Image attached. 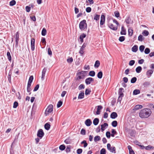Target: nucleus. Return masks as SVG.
<instances>
[{
	"mask_svg": "<svg viewBox=\"0 0 154 154\" xmlns=\"http://www.w3.org/2000/svg\"><path fill=\"white\" fill-rule=\"evenodd\" d=\"M151 113V111L150 109L145 108L140 111L139 113V116L141 118H147L150 115Z\"/></svg>",
	"mask_w": 154,
	"mask_h": 154,
	"instance_id": "1",
	"label": "nucleus"
},
{
	"mask_svg": "<svg viewBox=\"0 0 154 154\" xmlns=\"http://www.w3.org/2000/svg\"><path fill=\"white\" fill-rule=\"evenodd\" d=\"M87 27V24L85 20H84L80 22L79 24V28L81 30H84L85 28H86Z\"/></svg>",
	"mask_w": 154,
	"mask_h": 154,
	"instance_id": "2",
	"label": "nucleus"
},
{
	"mask_svg": "<svg viewBox=\"0 0 154 154\" xmlns=\"http://www.w3.org/2000/svg\"><path fill=\"white\" fill-rule=\"evenodd\" d=\"M53 106L51 104L49 105L48 106L47 108H46L45 112V114L46 116L48 115L49 113H51L53 111Z\"/></svg>",
	"mask_w": 154,
	"mask_h": 154,
	"instance_id": "3",
	"label": "nucleus"
},
{
	"mask_svg": "<svg viewBox=\"0 0 154 154\" xmlns=\"http://www.w3.org/2000/svg\"><path fill=\"white\" fill-rule=\"evenodd\" d=\"M107 149L109 150L112 153H116V148L114 146H111V145L110 143H108L107 145Z\"/></svg>",
	"mask_w": 154,
	"mask_h": 154,
	"instance_id": "4",
	"label": "nucleus"
},
{
	"mask_svg": "<svg viewBox=\"0 0 154 154\" xmlns=\"http://www.w3.org/2000/svg\"><path fill=\"white\" fill-rule=\"evenodd\" d=\"M44 133L42 129H39L37 132V136L41 139L44 136Z\"/></svg>",
	"mask_w": 154,
	"mask_h": 154,
	"instance_id": "5",
	"label": "nucleus"
},
{
	"mask_svg": "<svg viewBox=\"0 0 154 154\" xmlns=\"http://www.w3.org/2000/svg\"><path fill=\"white\" fill-rule=\"evenodd\" d=\"M94 81V79L93 78L89 77L87 78L85 80V83L87 85H90L91 82Z\"/></svg>",
	"mask_w": 154,
	"mask_h": 154,
	"instance_id": "6",
	"label": "nucleus"
},
{
	"mask_svg": "<svg viewBox=\"0 0 154 154\" xmlns=\"http://www.w3.org/2000/svg\"><path fill=\"white\" fill-rule=\"evenodd\" d=\"M87 44L85 43H84L81 48L80 49L79 53L81 54V55H82L84 53V49L85 48Z\"/></svg>",
	"mask_w": 154,
	"mask_h": 154,
	"instance_id": "7",
	"label": "nucleus"
},
{
	"mask_svg": "<svg viewBox=\"0 0 154 154\" xmlns=\"http://www.w3.org/2000/svg\"><path fill=\"white\" fill-rule=\"evenodd\" d=\"M35 40L34 38H32L31 40V50L33 51L35 49Z\"/></svg>",
	"mask_w": 154,
	"mask_h": 154,
	"instance_id": "8",
	"label": "nucleus"
},
{
	"mask_svg": "<svg viewBox=\"0 0 154 154\" xmlns=\"http://www.w3.org/2000/svg\"><path fill=\"white\" fill-rule=\"evenodd\" d=\"M105 16L104 15H102L101 17V20L100 21V25H103L105 23Z\"/></svg>",
	"mask_w": 154,
	"mask_h": 154,
	"instance_id": "9",
	"label": "nucleus"
},
{
	"mask_svg": "<svg viewBox=\"0 0 154 154\" xmlns=\"http://www.w3.org/2000/svg\"><path fill=\"white\" fill-rule=\"evenodd\" d=\"M108 26L110 29L113 30H116L118 29L117 26L114 27V25L112 24L109 23L108 24Z\"/></svg>",
	"mask_w": 154,
	"mask_h": 154,
	"instance_id": "10",
	"label": "nucleus"
},
{
	"mask_svg": "<svg viewBox=\"0 0 154 154\" xmlns=\"http://www.w3.org/2000/svg\"><path fill=\"white\" fill-rule=\"evenodd\" d=\"M85 124L87 126H89L92 124V122L90 119H88L85 121Z\"/></svg>",
	"mask_w": 154,
	"mask_h": 154,
	"instance_id": "11",
	"label": "nucleus"
},
{
	"mask_svg": "<svg viewBox=\"0 0 154 154\" xmlns=\"http://www.w3.org/2000/svg\"><path fill=\"white\" fill-rule=\"evenodd\" d=\"M46 69L45 68H44L42 70L41 77V79L42 80H43L45 79V74L46 71Z\"/></svg>",
	"mask_w": 154,
	"mask_h": 154,
	"instance_id": "12",
	"label": "nucleus"
},
{
	"mask_svg": "<svg viewBox=\"0 0 154 154\" xmlns=\"http://www.w3.org/2000/svg\"><path fill=\"white\" fill-rule=\"evenodd\" d=\"M123 92H124V89L122 88H120L118 92L119 96L123 97L124 96V94L123 93Z\"/></svg>",
	"mask_w": 154,
	"mask_h": 154,
	"instance_id": "13",
	"label": "nucleus"
},
{
	"mask_svg": "<svg viewBox=\"0 0 154 154\" xmlns=\"http://www.w3.org/2000/svg\"><path fill=\"white\" fill-rule=\"evenodd\" d=\"M84 91H81L79 95L78 98L79 99H82L84 98Z\"/></svg>",
	"mask_w": 154,
	"mask_h": 154,
	"instance_id": "14",
	"label": "nucleus"
},
{
	"mask_svg": "<svg viewBox=\"0 0 154 154\" xmlns=\"http://www.w3.org/2000/svg\"><path fill=\"white\" fill-rule=\"evenodd\" d=\"M108 124L107 123H105L103 124L102 125H101V130L103 131L105 130L106 128H107L108 126Z\"/></svg>",
	"mask_w": 154,
	"mask_h": 154,
	"instance_id": "15",
	"label": "nucleus"
},
{
	"mask_svg": "<svg viewBox=\"0 0 154 154\" xmlns=\"http://www.w3.org/2000/svg\"><path fill=\"white\" fill-rule=\"evenodd\" d=\"M153 71L151 69L149 70L146 72V75L148 78H149L152 74Z\"/></svg>",
	"mask_w": 154,
	"mask_h": 154,
	"instance_id": "16",
	"label": "nucleus"
},
{
	"mask_svg": "<svg viewBox=\"0 0 154 154\" xmlns=\"http://www.w3.org/2000/svg\"><path fill=\"white\" fill-rule=\"evenodd\" d=\"M118 116L117 113L115 112H113L111 113L110 115V117L112 119H115Z\"/></svg>",
	"mask_w": 154,
	"mask_h": 154,
	"instance_id": "17",
	"label": "nucleus"
},
{
	"mask_svg": "<svg viewBox=\"0 0 154 154\" xmlns=\"http://www.w3.org/2000/svg\"><path fill=\"white\" fill-rule=\"evenodd\" d=\"M127 147L129 151V154H135V153L132 149V147L131 146L128 145Z\"/></svg>",
	"mask_w": 154,
	"mask_h": 154,
	"instance_id": "18",
	"label": "nucleus"
},
{
	"mask_svg": "<svg viewBox=\"0 0 154 154\" xmlns=\"http://www.w3.org/2000/svg\"><path fill=\"white\" fill-rule=\"evenodd\" d=\"M138 50V47L136 45H134L131 48L132 51L134 52H136Z\"/></svg>",
	"mask_w": 154,
	"mask_h": 154,
	"instance_id": "19",
	"label": "nucleus"
},
{
	"mask_svg": "<svg viewBox=\"0 0 154 154\" xmlns=\"http://www.w3.org/2000/svg\"><path fill=\"white\" fill-rule=\"evenodd\" d=\"M120 34L121 35H125L126 34V30L123 26L122 27V30L120 32Z\"/></svg>",
	"mask_w": 154,
	"mask_h": 154,
	"instance_id": "20",
	"label": "nucleus"
},
{
	"mask_svg": "<svg viewBox=\"0 0 154 154\" xmlns=\"http://www.w3.org/2000/svg\"><path fill=\"white\" fill-rule=\"evenodd\" d=\"M99 119L97 118H95L94 119L93 121V123L94 125H97L99 122Z\"/></svg>",
	"mask_w": 154,
	"mask_h": 154,
	"instance_id": "21",
	"label": "nucleus"
},
{
	"mask_svg": "<svg viewBox=\"0 0 154 154\" xmlns=\"http://www.w3.org/2000/svg\"><path fill=\"white\" fill-rule=\"evenodd\" d=\"M142 107L143 106L142 105L138 104L136 105L135 106L134 108V109H133L135 110H136L138 109H141L142 108Z\"/></svg>",
	"mask_w": 154,
	"mask_h": 154,
	"instance_id": "22",
	"label": "nucleus"
},
{
	"mask_svg": "<svg viewBox=\"0 0 154 154\" xmlns=\"http://www.w3.org/2000/svg\"><path fill=\"white\" fill-rule=\"evenodd\" d=\"M103 108V107L101 106H97V110L96 112L97 115H99L100 114V110H101Z\"/></svg>",
	"mask_w": 154,
	"mask_h": 154,
	"instance_id": "23",
	"label": "nucleus"
},
{
	"mask_svg": "<svg viewBox=\"0 0 154 154\" xmlns=\"http://www.w3.org/2000/svg\"><path fill=\"white\" fill-rule=\"evenodd\" d=\"M142 70V68L140 66H138L136 69V72L137 73H140Z\"/></svg>",
	"mask_w": 154,
	"mask_h": 154,
	"instance_id": "24",
	"label": "nucleus"
},
{
	"mask_svg": "<svg viewBox=\"0 0 154 154\" xmlns=\"http://www.w3.org/2000/svg\"><path fill=\"white\" fill-rule=\"evenodd\" d=\"M100 140V137L99 136H97L94 137V140L95 142L98 141Z\"/></svg>",
	"mask_w": 154,
	"mask_h": 154,
	"instance_id": "25",
	"label": "nucleus"
},
{
	"mask_svg": "<svg viewBox=\"0 0 154 154\" xmlns=\"http://www.w3.org/2000/svg\"><path fill=\"white\" fill-rule=\"evenodd\" d=\"M100 65V62L98 60H97L96 61L95 64L94 65V66L95 68H98L99 67Z\"/></svg>",
	"mask_w": 154,
	"mask_h": 154,
	"instance_id": "26",
	"label": "nucleus"
},
{
	"mask_svg": "<svg viewBox=\"0 0 154 154\" xmlns=\"http://www.w3.org/2000/svg\"><path fill=\"white\" fill-rule=\"evenodd\" d=\"M44 127L46 130H49L50 127V125L48 123H46L45 124Z\"/></svg>",
	"mask_w": 154,
	"mask_h": 154,
	"instance_id": "27",
	"label": "nucleus"
},
{
	"mask_svg": "<svg viewBox=\"0 0 154 154\" xmlns=\"http://www.w3.org/2000/svg\"><path fill=\"white\" fill-rule=\"evenodd\" d=\"M150 85V83L148 82H145L143 83V85L144 87H146L149 86Z\"/></svg>",
	"mask_w": 154,
	"mask_h": 154,
	"instance_id": "28",
	"label": "nucleus"
},
{
	"mask_svg": "<svg viewBox=\"0 0 154 154\" xmlns=\"http://www.w3.org/2000/svg\"><path fill=\"white\" fill-rule=\"evenodd\" d=\"M103 76V72L102 71L99 72L97 74V77L100 79L102 78Z\"/></svg>",
	"mask_w": 154,
	"mask_h": 154,
	"instance_id": "29",
	"label": "nucleus"
},
{
	"mask_svg": "<svg viewBox=\"0 0 154 154\" xmlns=\"http://www.w3.org/2000/svg\"><path fill=\"white\" fill-rule=\"evenodd\" d=\"M95 74V72L94 71H90L89 73V75L92 77H94Z\"/></svg>",
	"mask_w": 154,
	"mask_h": 154,
	"instance_id": "30",
	"label": "nucleus"
},
{
	"mask_svg": "<svg viewBox=\"0 0 154 154\" xmlns=\"http://www.w3.org/2000/svg\"><path fill=\"white\" fill-rule=\"evenodd\" d=\"M140 93V91L139 90L135 89L134 90L133 92V94L134 95H137Z\"/></svg>",
	"mask_w": 154,
	"mask_h": 154,
	"instance_id": "31",
	"label": "nucleus"
},
{
	"mask_svg": "<svg viewBox=\"0 0 154 154\" xmlns=\"http://www.w3.org/2000/svg\"><path fill=\"white\" fill-rule=\"evenodd\" d=\"M111 133L112 134H111V136L112 137H114V136L115 134H117V132L114 129H112V130Z\"/></svg>",
	"mask_w": 154,
	"mask_h": 154,
	"instance_id": "32",
	"label": "nucleus"
},
{
	"mask_svg": "<svg viewBox=\"0 0 154 154\" xmlns=\"http://www.w3.org/2000/svg\"><path fill=\"white\" fill-rule=\"evenodd\" d=\"M145 47L143 45H141L139 47V50L141 52H143L145 49Z\"/></svg>",
	"mask_w": 154,
	"mask_h": 154,
	"instance_id": "33",
	"label": "nucleus"
},
{
	"mask_svg": "<svg viewBox=\"0 0 154 154\" xmlns=\"http://www.w3.org/2000/svg\"><path fill=\"white\" fill-rule=\"evenodd\" d=\"M131 21V19L129 17H126L125 19V21L127 24H129L130 23Z\"/></svg>",
	"mask_w": 154,
	"mask_h": 154,
	"instance_id": "34",
	"label": "nucleus"
},
{
	"mask_svg": "<svg viewBox=\"0 0 154 154\" xmlns=\"http://www.w3.org/2000/svg\"><path fill=\"white\" fill-rule=\"evenodd\" d=\"M47 31L46 30L45 28H43L42 31V35L43 36H45L46 34Z\"/></svg>",
	"mask_w": 154,
	"mask_h": 154,
	"instance_id": "35",
	"label": "nucleus"
},
{
	"mask_svg": "<svg viewBox=\"0 0 154 154\" xmlns=\"http://www.w3.org/2000/svg\"><path fill=\"white\" fill-rule=\"evenodd\" d=\"M16 4V2L14 0L11 1L9 3V5L11 6H13L15 5Z\"/></svg>",
	"mask_w": 154,
	"mask_h": 154,
	"instance_id": "36",
	"label": "nucleus"
},
{
	"mask_svg": "<svg viewBox=\"0 0 154 154\" xmlns=\"http://www.w3.org/2000/svg\"><path fill=\"white\" fill-rule=\"evenodd\" d=\"M7 56L8 58L9 61H11V57L10 53L9 52H8L7 53Z\"/></svg>",
	"mask_w": 154,
	"mask_h": 154,
	"instance_id": "37",
	"label": "nucleus"
},
{
	"mask_svg": "<svg viewBox=\"0 0 154 154\" xmlns=\"http://www.w3.org/2000/svg\"><path fill=\"white\" fill-rule=\"evenodd\" d=\"M142 34L145 36H147L149 34V32L148 31L144 30Z\"/></svg>",
	"mask_w": 154,
	"mask_h": 154,
	"instance_id": "38",
	"label": "nucleus"
},
{
	"mask_svg": "<svg viewBox=\"0 0 154 154\" xmlns=\"http://www.w3.org/2000/svg\"><path fill=\"white\" fill-rule=\"evenodd\" d=\"M111 124L113 127H116L117 126V122L116 121H114L112 122Z\"/></svg>",
	"mask_w": 154,
	"mask_h": 154,
	"instance_id": "39",
	"label": "nucleus"
},
{
	"mask_svg": "<svg viewBox=\"0 0 154 154\" xmlns=\"http://www.w3.org/2000/svg\"><path fill=\"white\" fill-rule=\"evenodd\" d=\"M11 72H9L8 73V81L10 83L11 82Z\"/></svg>",
	"mask_w": 154,
	"mask_h": 154,
	"instance_id": "40",
	"label": "nucleus"
},
{
	"mask_svg": "<svg viewBox=\"0 0 154 154\" xmlns=\"http://www.w3.org/2000/svg\"><path fill=\"white\" fill-rule=\"evenodd\" d=\"M128 35L129 36H131L133 33V30L132 29H128Z\"/></svg>",
	"mask_w": 154,
	"mask_h": 154,
	"instance_id": "41",
	"label": "nucleus"
},
{
	"mask_svg": "<svg viewBox=\"0 0 154 154\" xmlns=\"http://www.w3.org/2000/svg\"><path fill=\"white\" fill-rule=\"evenodd\" d=\"M115 16L116 17H119L120 16V14L118 11H116L114 12Z\"/></svg>",
	"mask_w": 154,
	"mask_h": 154,
	"instance_id": "42",
	"label": "nucleus"
},
{
	"mask_svg": "<svg viewBox=\"0 0 154 154\" xmlns=\"http://www.w3.org/2000/svg\"><path fill=\"white\" fill-rule=\"evenodd\" d=\"M137 80V79L136 77L132 78L131 81V82L132 83H134L136 82Z\"/></svg>",
	"mask_w": 154,
	"mask_h": 154,
	"instance_id": "43",
	"label": "nucleus"
},
{
	"mask_svg": "<svg viewBox=\"0 0 154 154\" xmlns=\"http://www.w3.org/2000/svg\"><path fill=\"white\" fill-rule=\"evenodd\" d=\"M153 148L154 147L150 145H148L147 146H145V149L146 150H149L151 149H153Z\"/></svg>",
	"mask_w": 154,
	"mask_h": 154,
	"instance_id": "44",
	"label": "nucleus"
},
{
	"mask_svg": "<svg viewBox=\"0 0 154 154\" xmlns=\"http://www.w3.org/2000/svg\"><path fill=\"white\" fill-rule=\"evenodd\" d=\"M66 146L64 145H61L59 146V149L62 151L64 150Z\"/></svg>",
	"mask_w": 154,
	"mask_h": 154,
	"instance_id": "45",
	"label": "nucleus"
},
{
	"mask_svg": "<svg viewBox=\"0 0 154 154\" xmlns=\"http://www.w3.org/2000/svg\"><path fill=\"white\" fill-rule=\"evenodd\" d=\"M81 144H84L83 146L84 147H86L88 145V143L86 142V141L85 140L83 141L81 143Z\"/></svg>",
	"mask_w": 154,
	"mask_h": 154,
	"instance_id": "46",
	"label": "nucleus"
},
{
	"mask_svg": "<svg viewBox=\"0 0 154 154\" xmlns=\"http://www.w3.org/2000/svg\"><path fill=\"white\" fill-rule=\"evenodd\" d=\"M150 52V50L149 48H146L144 51L145 53L146 54H149Z\"/></svg>",
	"mask_w": 154,
	"mask_h": 154,
	"instance_id": "47",
	"label": "nucleus"
},
{
	"mask_svg": "<svg viewBox=\"0 0 154 154\" xmlns=\"http://www.w3.org/2000/svg\"><path fill=\"white\" fill-rule=\"evenodd\" d=\"M85 88V86L83 84H81L79 85L78 87V89L79 90H81L84 89Z\"/></svg>",
	"mask_w": 154,
	"mask_h": 154,
	"instance_id": "48",
	"label": "nucleus"
},
{
	"mask_svg": "<svg viewBox=\"0 0 154 154\" xmlns=\"http://www.w3.org/2000/svg\"><path fill=\"white\" fill-rule=\"evenodd\" d=\"M143 40V36L141 35H140L138 37V40L142 42Z\"/></svg>",
	"mask_w": 154,
	"mask_h": 154,
	"instance_id": "49",
	"label": "nucleus"
},
{
	"mask_svg": "<svg viewBox=\"0 0 154 154\" xmlns=\"http://www.w3.org/2000/svg\"><path fill=\"white\" fill-rule=\"evenodd\" d=\"M106 150L104 148L102 149L100 151V154H106Z\"/></svg>",
	"mask_w": 154,
	"mask_h": 154,
	"instance_id": "50",
	"label": "nucleus"
},
{
	"mask_svg": "<svg viewBox=\"0 0 154 154\" xmlns=\"http://www.w3.org/2000/svg\"><path fill=\"white\" fill-rule=\"evenodd\" d=\"M63 104V102L61 101H59L57 105V108H59Z\"/></svg>",
	"mask_w": 154,
	"mask_h": 154,
	"instance_id": "51",
	"label": "nucleus"
},
{
	"mask_svg": "<svg viewBox=\"0 0 154 154\" xmlns=\"http://www.w3.org/2000/svg\"><path fill=\"white\" fill-rule=\"evenodd\" d=\"M125 38L124 36L120 37L119 38V40L121 42H122L125 40Z\"/></svg>",
	"mask_w": 154,
	"mask_h": 154,
	"instance_id": "52",
	"label": "nucleus"
},
{
	"mask_svg": "<svg viewBox=\"0 0 154 154\" xmlns=\"http://www.w3.org/2000/svg\"><path fill=\"white\" fill-rule=\"evenodd\" d=\"M135 61L134 60H131L129 62V65L130 66H133L135 63Z\"/></svg>",
	"mask_w": 154,
	"mask_h": 154,
	"instance_id": "53",
	"label": "nucleus"
},
{
	"mask_svg": "<svg viewBox=\"0 0 154 154\" xmlns=\"http://www.w3.org/2000/svg\"><path fill=\"white\" fill-rule=\"evenodd\" d=\"M91 92V91L88 89H86L85 91V94L86 95L89 94Z\"/></svg>",
	"mask_w": 154,
	"mask_h": 154,
	"instance_id": "54",
	"label": "nucleus"
},
{
	"mask_svg": "<svg viewBox=\"0 0 154 154\" xmlns=\"http://www.w3.org/2000/svg\"><path fill=\"white\" fill-rule=\"evenodd\" d=\"M100 15L96 14L94 17V19L96 20H98L100 18Z\"/></svg>",
	"mask_w": 154,
	"mask_h": 154,
	"instance_id": "55",
	"label": "nucleus"
},
{
	"mask_svg": "<svg viewBox=\"0 0 154 154\" xmlns=\"http://www.w3.org/2000/svg\"><path fill=\"white\" fill-rule=\"evenodd\" d=\"M86 134V131L84 129L82 128L81 131V134L82 135H85Z\"/></svg>",
	"mask_w": 154,
	"mask_h": 154,
	"instance_id": "56",
	"label": "nucleus"
},
{
	"mask_svg": "<svg viewBox=\"0 0 154 154\" xmlns=\"http://www.w3.org/2000/svg\"><path fill=\"white\" fill-rule=\"evenodd\" d=\"M39 84H37L34 88L33 90V91H36L38 90L39 88Z\"/></svg>",
	"mask_w": 154,
	"mask_h": 154,
	"instance_id": "57",
	"label": "nucleus"
},
{
	"mask_svg": "<svg viewBox=\"0 0 154 154\" xmlns=\"http://www.w3.org/2000/svg\"><path fill=\"white\" fill-rule=\"evenodd\" d=\"M110 133L109 131H107L106 133V136L107 138H109L110 137Z\"/></svg>",
	"mask_w": 154,
	"mask_h": 154,
	"instance_id": "58",
	"label": "nucleus"
},
{
	"mask_svg": "<svg viewBox=\"0 0 154 154\" xmlns=\"http://www.w3.org/2000/svg\"><path fill=\"white\" fill-rule=\"evenodd\" d=\"M91 10V8L90 7H87L86 9V11L88 13L90 12Z\"/></svg>",
	"mask_w": 154,
	"mask_h": 154,
	"instance_id": "59",
	"label": "nucleus"
},
{
	"mask_svg": "<svg viewBox=\"0 0 154 154\" xmlns=\"http://www.w3.org/2000/svg\"><path fill=\"white\" fill-rule=\"evenodd\" d=\"M67 61L68 63H71L73 61V59L71 57L67 59Z\"/></svg>",
	"mask_w": 154,
	"mask_h": 154,
	"instance_id": "60",
	"label": "nucleus"
},
{
	"mask_svg": "<svg viewBox=\"0 0 154 154\" xmlns=\"http://www.w3.org/2000/svg\"><path fill=\"white\" fill-rule=\"evenodd\" d=\"M18 105V103L17 102L15 101L14 103L13 108H17Z\"/></svg>",
	"mask_w": 154,
	"mask_h": 154,
	"instance_id": "61",
	"label": "nucleus"
},
{
	"mask_svg": "<svg viewBox=\"0 0 154 154\" xmlns=\"http://www.w3.org/2000/svg\"><path fill=\"white\" fill-rule=\"evenodd\" d=\"M82 150L81 149H78L77 150V153L78 154H80L82 153Z\"/></svg>",
	"mask_w": 154,
	"mask_h": 154,
	"instance_id": "62",
	"label": "nucleus"
},
{
	"mask_svg": "<svg viewBox=\"0 0 154 154\" xmlns=\"http://www.w3.org/2000/svg\"><path fill=\"white\" fill-rule=\"evenodd\" d=\"M33 76L32 75H31L30 76V77L29 78L28 82H30L32 83V81L33 80Z\"/></svg>",
	"mask_w": 154,
	"mask_h": 154,
	"instance_id": "63",
	"label": "nucleus"
},
{
	"mask_svg": "<svg viewBox=\"0 0 154 154\" xmlns=\"http://www.w3.org/2000/svg\"><path fill=\"white\" fill-rule=\"evenodd\" d=\"M48 53L50 55H51L52 54V52L50 48H48Z\"/></svg>",
	"mask_w": 154,
	"mask_h": 154,
	"instance_id": "64",
	"label": "nucleus"
}]
</instances>
